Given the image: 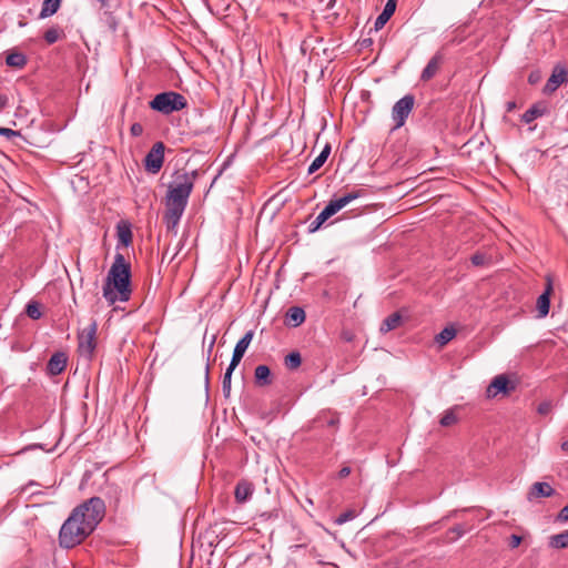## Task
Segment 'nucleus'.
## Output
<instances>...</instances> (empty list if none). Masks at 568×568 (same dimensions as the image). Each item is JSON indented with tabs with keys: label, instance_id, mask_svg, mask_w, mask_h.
I'll use <instances>...</instances> for the list:
<instances>
[{
	"label": "nucleus",
	"instance_id": "nucleus-1",
	"mask_svg": "<svg viewBox=\"0 0 568 568\" xmlns=\"http://www.w3.org/2000/svg\"><path fill=\"white\" fill-rule=\"evenodd\" d=\"M105 515V504L100 497H92L73 509L59 532L60 545L73 548L93 532Z\"/></svg>",
	"mask_w": 568,
	"mask_h": 568
},
{
	"label": "nucleus",
	"instance_id": "nucleus-2",
	"mask_svg": "<svg viewBox=\"0 0 568 568\" xmlns=\"http://www.w3.org/2000/svg\"><path fill=\"white\" fill-rule=\"evenodd\" d=\"M131 265L121 253H116L103 284V297L110 305L128 302L131 297Z\"/></svg>",
	"mask_w": 568,
	"mask_h": 568
},
{
	"label": "nucleus",
	"instance_id": "nucleus-3",
	"mask_svg": "<svg viewBox=\"0 0 568 568\" xmlns=\"http://www.w3.org/2000/svg\"><path fill=\"white\" fill-rule=\"evenodd\" d=\"M194 178L189 173L179 174L169 186L166 204L186 207L187 200L193 190Z\"/></svg>",
	"mask_w": 568,
	"mask_h": 568
},
{
	"label": "nucleus",
	"instance_id": "nucleus-4",
	"mask_svg": "<svg viewBox=\"0 0 568 568\" xmlns=\"http://www.w3.org/2000/svg\"><path fill=\"white\" fill-rule=\"evenodd\" d=\"M187 104L186 99L174 91H168L156 94L150 102V108L163 114H171L184 109Z\"/></svg>",
	"mask_w": 568,
	"mask_h": 568
},
{
	"label": "nucleus",
	"instance_id": "nucleus-5",
	"mask_svg": "<svg viewBox=\"0 0 568 568\" xmlns=\"http://www.w3.org/2000/svg\"><path fill=\"white\" fill-rule=\"evenodd\" d=\"M98 323L92 321L78 334V352L81 357L92 359L97 348Z\"/></svg>",
	"mask_w": 568,
	"mask_h": 568
},
{
	"label": "nucleus",
	"instance_id": "nucleus-6",
	"mask_svg": "<svg viewBox=\"0 0 568 568\" xmlns=\"http://www.w3.org/2000/svg\"><path fill=\"white\" fill-rule=\"evenodd\" d=\"M415 99L407 94L399 99L392 109V119L395 122L394 129L402 128L414 108Z\"/></svg>",
	"mask_w": 568,
	"mask_h": 568
},
{
	"label": "nucleus",
	"instance_id": "nucleus-7",
	"mask_svg": "<svg viewBox=\"0 0 568 568\" xmlns=\"http://www.w3.org/2000/svg\"><path fill=\"white\" fill-rule=\"evenodd\" d=\"M164 143L156 142L152 145L144 159L145 170L152 174L160 172L164 162Z\"/></svg>",
	"mask_w": 568,
	"mask_h": 568
},
{
	"label": "nucleus",
	"instance_id": "nucleus-8",
	"mask_svg": "<svg viewBox=\"0 0 568 568\" xmlns=\"http://www.w3.org/2000/svg\"><path fill=\"white\" fill-rule=\"evenodd\" d=\"M444 61V54L442 51L436 52L432 59L428 61L427 65L423 69L420 73V81L428 82L430 81L439 71Z\"/></svg>",
	"mask_w": 568,
	"mask_h": 568
},
{
	"label": "nucleus",
	"instance_id": "nucleus-9",
	"mask_svg": "<svg viewBox=\"0 0 568 568\" xmlns=\"http://www.w3.org/2000/svg\"><path fill=\"white\" fill-rule=\"evenodd\" d=\"M253 336H254V332L253 331H248L236 343V345L234 347V351H233V355H232V359H231L230 364H233L235 366H237L240 364V362L242 361L246 349L248 348V346H250V344H251V342L253 339Z\"/></svg>",
	"mask_w": 568,
	"mask_h": 568
},
{
	"label": "nucleus",
	"instance_id": "nucleus-10",
	"mask_svg": "<svg viewBox=\"0 0 568 568\" xmlns=\"http://www.w3.org/2000/svg\"><path fill=\"white\" fill-rule=\"evenodd\" d=\"M567 71L564 68H555L550 78L547 80L544 92L552 93L555 92L562 83L567 81Z\"/></svg>",
	"mask_w": 568,
	"mask_h": 568
},
{
	"label": "nucleus",
	"instance_id": "nucleus-11",
	"mask_svg": "<svg viewBox=\"0 0 568 568\" xmlns=\"http://www.w3.org/2000/svg\"><path fill=\"white\" fill-rule=\"evenodd\" d=\"M363 194V190H354L345 193L343 196L338 199L331 200L328 204L329 206H333V212L337 213L339 210L348 205L352 201L361 197Z\"/></svg>",
	"mask_w": 568,
	"mask_h": 568
},
{
	"label": "nucleus",
	"instance_id": "nucleus-12",
	"mask_svg": "<svg viewBox=\"0 0 568 568\" xmlns=\"http://www.w3.org/2000/svg\"><path fill=\"white\" fill-rule=\"evenodd\" d=\"M67 361L68 359L64 353H54L48 362V373L53 376L61 374L67 366Z\"/></svg>",
	"mask_w": 568,
	"mask_h": 568
},
{
	"label": "nucleus",
	"instance_id": "nucleus-13",
	"mask_svg": "<svg viewBox=\"0 0 568 568\" xmlns=\"http://www.w3.org/2000/svg\"><path fill=\"white\" fill-rule=\"evenodd\" d=\"M508 383L509 381L505 375L496 376L487 388V395L495 397L499 393L507 394L509 392Z\"/></svg>",
	"mask_w": 568,
	"mask_h": 568
},
{
	"label": "nucleus",
	"instance_id": "nucleus-14",
	"mask_svg": "<svg viewBox=\"0 0 568 568\" xmlns=\"http://www.w3.org/2000/svg\"><path fill=\"white\" fill-rule=\"evenodd\" d=\"M184 210L185 207L182 206L166 204L164 220L166 222L168 229H174L179 224Z\"/></svg>",
	"mask_w": 568,
	"mask_h": 568
},
{
	"label": "nucleus",
	"instance_id": "nucleus-15",
	"mask_svg": "<svg viewBox=\"0 0 568 568\" xmlns=\"http://www.w3.org/2000/svg\"><path fill=\"white\" fill-rule=\"evenodd\" d=\"M551 291H552L551 282L548 281L545 292L537 300V311H538L539 317H545L549 313Z\"/></svg>",
	"mask_w": 568,
	"mask_h": 568
},
{
	"label": "nucleus",
	"instance_id": "nucleus-16",
	"mask_svg": "<svg viewBox=\"0 0 568 568\" xmlns=\"http://www.w3.org/2000/svg\"><path fill=\"white\" fill-rule=\"evenodd\" d=\"M396 9V1L395 0H388L382 11V13L376 18L374 27L375 30L382 29L386 22L390 19V17L394 14Z\"/></svg>",
	"mask_w": 568,
	"mask_h": 568
},
{
	"label": "nucleus",
	"instance_id": "nucleus-17",
	"mask_svg": "<svg viewBox=\"0 0 568 568\" xmlns=\"http://www.w3.org/2000/svg\"><path fill=\"white\" fill-rule=\"evenodd\" d=\"M252 495H253L252 484H250L248 481H245V480L237 483V485L235 487V491H234V496H235V499L237 503L242 504V503L247 501Z\"/></svg>",
	"mask_w": 568,
	"mask_h": 568
},
{
	"label": "nucleus",
	"instance_id": "nucleus-18",
	"mask_svg": "<svg viewBox=\"0 0 568 568\" xmlns=\"http://www.w3.org/2000/svg\"><path fill=\"white\" fill-rule=\"evenodd\" d=\"M305 321V312L302 307L292 306L286 312V324L297 327Z\"/></svg>",
	"mask_w": 568,
	"mask_h": 568
},
{
	"label": "nucleus",
	"instance_id": "nucleus-19",
	"mask_svg": "<svg viewBox=\"0 0 568 568\" xmlns=\"http://www.w3.org/2000/svg\"><path fill=\"white\" fill-rule=\"evenodd\" d=\"M27 57L19 51L11 50L7 52L6 63L8 67L22 69L27 64Z\"/></svg>",
	"mask_w": 568,
	"mask_h": 568
},
{
	"label": "nucleus",
	"instance_id": "nucleus-20",
	"mask_svg": "<svg viewBox=\"0 0 568 568\" xmlns=\"http://www.w3.org/2000/svg\"><path fill=\"white\" fill-rule=\"evenodd\" d=\"M555 490L548 483H535L529 493V499L539 497H550Z\"/></svg>",
	"mask_w": 568,
	"mask_h": 568
},
{
	"label": "nucleus",
	"instance_id": "nucleus-21",
	"mask_svg": "<svg viewBox=\"0 0 568 568\" xmlns=\"http://www.w3.org/2000/svg\"><path fill=\"white\" fill-rule=\"evenodd\" d=\"M255 383L258 386H266L272 383L271 369L266 365H258L254 371Z\"/></svg>",
	"mask_w": 568,
	"mask_h": 568
},
{
	"label": "nucleus",
	"instance_id": "nucleus-22",
	"mask_svg": "<svg viewBox=\"0 0 568 568\" xmlns=\"http://www.w3.org/2000/svg\"><path fill=\"white\" fill-rule=\"evenodd\" d=\"M336 214L333 212V206L327 204L323 211L316 216V219L310 224V232H316L323 225L325 221H327L331 216Z\"/></svg>",
	"mask_w": 568,
	"mask_h": 568
},
{
	"label": "nucleus",
	"instance_id": "nucleus-23",
	"mask_svg": "<svg viewBox=\"0 0 568 568\" xmlns=\"http://www.w3.org/2000/svg\"><path fill=\"white\" fill-rule=\"evenodd\" d=\"M331 153V145L326 144L322 152L314 159V161L308 166V174L315 173L317 170H320L324 163L326 162L328 155Z\"/></svg>",
	"mask_w": 568,
	"mask_h": 568
},
{
	"label": "nucleus",
	"instance_id": "nucleus-24",
	"mask_svg": "<svg viewBox=\"0 0 568 568\" xmlns=\"http://www.w3.org/2000/svg\"><path fill=\"white\" fill-rule=\"evenodd\" d=\"M400 323L402 316L399 315V313H393L383 321L379 329L382 333H388L397 328L400 325Z\"/></svg>",
	"mask_w": 568,
	"mask_h": 568
},
{
	"label": "nucleus",
	"instance_id": "nucleus-25",
	"mask_svg": "<svg viewBox=\"0 0 568 568\" xmlns=\"http://www.w3.org/2000/svg\"><path fill=\"white\" fill-rule=\"evenodd\" d=\"M546 106L542 104H535L531 108H529L524 114H523V121L525 123H531L537 118L541 116L546 112Z\"/></svg>",
	"mask_w": 568,
	"mask_h": 568
},
{
	"label": "nucleus",
	"instance_id": "nucleus-26",
	"mask_svg": "<svg viewBox=\"0 0 568 568\" xmlns=\"http://www.w3.org/2000/svg\"><path fill=\"white\" fill-rule=\"evenodd\" d=\"M116 231L119 244H122L123 246H129L132 242V231L130 226L120 223L116 226Z\"/></svg>",
	"mask_w": 568,
	"mask_h": 568
},
{
	"label": "nucleus",
	"instance_id": "nucleus-27",
	"mask_svg": "<svg viewBox=\"0 0 568 568\" xmlns=\"http://www.w3.org/2000/svg\"><path fill=\"white\" fill-rule=\"evenodd\" d=\"M549 546L556 549L568 548V529L560 534L552 535L549 538Z\"/></svg>",
	"mask_w": 568,
	"mask_h": 568
},
{
	"label": "nucleus",
	"instance_id": "nucleus-28",
	"mask_svg": "<svg viewBox=\"0 0 568 568\" xmlns=\"http://www.w3.org/2000/svg\"><path fill=\"white\" fill-rule=\"evenodd\" d=\"M60 4L61 0H44L41 8L40 18H47L54 14L59 10Z\"/></svg>",
	"mask_w": 568,
	"mask_h": 568
},
{
	"label": "nucleus",
	"instance_id": "nucleus-29",
	"mask_svg": "<svg viewBox=\"0 0 568 568\" xmlns=\"http://www.w3.org/2000/svg\"><path fill=\"white\" fill-rule=\"evenodd\" d=\"M456 336V329L454 327H445L439 334L436 335L435 341L439 346H444L449 343Z\"/></svg>",
	"mask_w": 568,
	"mask_h": 568
},
{
	"label": "nucleus",
	"instance_id": "nucleus-30",
	"mask_svg": "<svg viewBox=\"0 0 568 568\" xmlns=\"http://www.w3.org/2000/svg\"><path fill=\"white\" fill-rule=\"evenodd\" d=\"M284 364L287 369H297L302 364V356L298 352H291L285 356Z\"/></svg>",
	"mask_w": 568,
	"mask_h": 568
},
{
	"label": "nucleus",
	"instance_id": "nucleus-31",
	"mask_svg": "<svg viewBox=\"0 0 568 568\" xmlns=\"http://www.w3.org/2000/svg\"><path fill=\"white\" fill-rule=\"evenodd\" d=\"M237 366L230 364L229 367L226 368L224 376H223L222 388H223V393L225 396L230 395L232 373L234 372V369Z\"/></svg>",
	"mask_w": 568,
	"mask_h": 568
},
{
	"label": "nucleus",
	"instance_id": "nucleus-32",
	"mask_svg": "<svg viewBox=\"0 0 568 568\" xmlns=\"http://www.w3.org/2000/svg\"><path fill=\"white\" fill-rule=\"evenodd\" d=\"M26 314L32 320H39L42 316L39 303L29 302L26 307Z\"/></svg>",
	"mask_w": 568,
	"mask_h": 568
},
{
	"label": "nucleus",
	"instance_id": "nucleus-33",
	"mask_svg": "<svg viewBox=\"0 0 568 568\" xmlns=\"http://www.w3.org/2000/svg\"><path fill=\"white\" fill-rule=\"evenodd\" d=\"M457 420H458V418H457V416H456V414H455L454 409H448V410H446V412L443 414V416H442V418H440V420H439V424H440L442 426H444V427H449V426H452V425L456 424V423H457Z\"/></svg>",
	"mask_w": 568,
	"mask_h": 568
},
{
	"label": "nucleus",
	"instance_id": "nucleus-34",
	"mask_svg": "<svg viewBox=\"0 0 568 568\" xmlns=\"http://www.w3.org/2000/svg\"><path fill=\"white\" fill-rule=\"evenodd\" d=\"M60 30L57 29V28H50L48 29L45 32H44V40L49 43V44H52L54 42H57L60 38Z\"/></svg>",
	"mask_w": 568,
	"mask_h": 568
},
{
	"label": "nucleus",
	"instance_id": "nucleus-35",
	"mask_svg": "<svg viewBox=\"0 0 568 568\" xmlns=\"http://www.w3.org/2000/svg\"><path fill=\"white\" fill-rule=\"evenodd\" d=\"M467 529L468 528L464 527L463 525L454 526L447 532L448 535L454 534V537H450L449 540L454 541V540L460 538L467 531Z\"/></svg>",
	"mask_w": 568,
	"mask_h": 568
},
{
	"label": "nucleus",
	"instance_id": "nucleus-36",
	"mask_svg": "<svg viewBox=\"0 0 568 568\" xmlns=\"http://www.w3.org/2000/svg\"><path fill=\"white\" fill-rule=\"evenodd\" d=\"M355 517H356V513H355L354 510H347V511H345V513L341 514V515L336 518L335 523H336L337 525H343V524H345V523H347V521H349V520L354 519Z\"/></svg>",
	"mask_w": 568,
	"mask_h": 568
},
{
	"label": "nucleus",
	"instance_id": "nucleus-37",
	"mask_svg": "<svg viewBox=\"0 0 568 568\" xmlns=\"http://www.w3.org/2000/svg\"><path fill=\"white\" fill-rule=\"evenodd\" d=\"M552 409V404L551 402H542L538 405V408H537V412L540 414V415H547L551 412Z\"/></svg>",
	"mask_w": 568,
	"mask_h": 568
},
{
	"label": "nucleus",
	"instance_id": "nucleus-38",
	"mask_svg": "<svg viewBox=\"0 0 568 568\" xmlns=\"http://www.w3.org/2000/svg\"><path fill=\"white\" fill-rule=\"evenodd\" d=\"M470 260L475 266H481L486 263L487 258L486 255L483 253H475Z\"/></svg>",
	"mask_w": 568,
	"mask_h": 568
},
{
	"label": "nucleus",
	"instance_id": "nucleus-39",
	"mask_svg": "<svg viewBox=\"0 0 568 568\" xmlns=\"http://www.w3.org/2000/svg\"><path fill=\"white\" fill-rule=\"evenodd\" d=\"M130 133H131V135H132V136H135V138H138V136L142 135V133H143V126H142V124H141V123H138V122H136V123H133V124L131 125V128H130Z\"/></svg>",
	"mask_w": 568,
	"mask_h": 568
},
{
	"label": "nucleus",
	"instance_id": "nucleus-40",
	"mask_svg": "<svg viewBox=\"0 0 568 568\" xmlns=\"http://www.w3.org/2000/svg\"><path fill=\"white\" fill-rule=\"evenodd\" d=\"M19 133L12 129H9V128H0V135H3L6 138H12V136H16L18 135Z\"/></svg>",
	"mask_w": 568,
	"mask_h": 568
},
{
	"label": "nucleus",
	"instance_id": "nucleus-41",
	"mask_svg": "<svg viewBox=\"0 0 568 568\" xmlns=\"http://www.w3.org/2000/svg\"><path fill=\"white\" fill-rule=\"evenodd\" d=\"M521 542V537L518 535H511L509 538V547L517 548Z\"/></svg>",
	"mask_w": 568,
	"mask_h": 568
},
{
	"label": "nucleus",
	"instance_id": "nucleus-42",
	"mask_svg": "<svg viewBox=\"0 0 568 568\" xmlns=\"http://www.w3.org/2000/svg\"><path fill=\"white\" fill-rule=\"evenodd\" d=\"M558 519H559V520H561V521H567V520H568V505H567V506H565V507L559 511Z\"/></svg>",
	"mask_w": 568,
	"mask_h": 568
},
{
	"label": "nucleus",
	"instance_id": "nucleus-43",
	"mask_svg": "<svg viewBox=\"0 0 568 568\" xmlns=\"http://www.w3.org/2000/svg\"><path fill=\"white\" fill-rule=\"evenodd\" d=\"M351 468L348 466H344L341 468V470L338 471V477L339 478H345L347 477L349 474H351Z\"/></svg>",
	"mask_w": 568,
	"mask_h": 568
},
{
	"label": "nucleus",
	"instance_id": "nucleus-44",
	"mask_svg": "<svg viewBox=\"0 0 568 568\" xmlns=\"http://www.w3.org/2000/svg\"><path fill=\"white\" fill-rule=\"evenodd\" d=\"M338 422H339L338 416L337 415H332L326 423H327L328 426L333 427L336 424H338Z\"/></svg>",
	"mask_w": 568,
	"mask_h": 568
},
{
	"label": "nucleus",
	"instance_id": "nucleus-45",
	"mask_svg": "<svg viewBox=\"0 0 568 568\" xmlns=\"http://www.w3.org/2000/svg\"><path fill=\"white\" fill-rule=\"evenodd\" d=\"M209 383H210V364L206 363V366H205V386H206V388L209 387Z\"/></svg>",
	"mask_w": 568,
	"mask_h": 568
},
{
	"label": "nucleus",
	"instance_id": "nucleus-46",
	"mask_svg": "<svg viewBox=\"0 0 568 568\" xmlns=\"http://www.w3.org/2000/svg\"><path fill=\"white\" fill-rule=\"evenodd\" d=\"M8 104V98L3 94H0V110L4 109Z\"/></svg>",
	"mask_w": 568,
	"mask_h": 568
},
{
	"label": "nucleus",
	"instance_id": "nucleus-47",
	"mask_svg": "<svg viewBox=\"0 0 568 568\" xmlns=\"http://www.w3.org/2000/svg\"><path fill=\"white\" fill-rule=\"evenodd\" d=\"M506 109L508 112L513 111L514 109H516V102H514V101L507 102Z\"/></svg>",
	"mask_w": 568,
	"mask_h": 568
},
{
	"label": "nucleus",
	"instance_id": "nucleus-48",
	"mask_svg": "<svg viewBox=\"0 0 568 568\" xmlns=\"http://www.w3.org/2000/svg\"><path fill=\"white\" fill-rule=\"evenodd\" d=\"M561 449L568 452V438L561 443Z\"/></svg>",
	"mask_w": 568,
	"mask_h": 568
},
{
	"label": "nucleus",
	"instance_id": "nucleus-49",
	"mask_svg": "<svg viewBox=\"0 0 568 568\" xmlns=\"http://www.w3.org/2000/svg\"><path fill=\"white\" fill-rule=\"evenodd\" d=\"M529 82L530 83H535L536 82V79H535L534 74L529 75Z\"/></svg>",
	"mask_w": 568,
	"mask_h": 568
},
{
	"label": "nucleus",
	"instance_id": "nucleus-50",
	"mask_svg": "<svg viewBox=\"0 0 568 568\" xmlns=\"http://www.w3.org/2000/svg\"><path fill=\"white\" fill-rule=\"evenodd\" d=\"M214 342H215V338L212 339L211 344H210V348L209 351H211L213 348V345H214Z\"/></svg>",
	"mask_w": 568,
	"mask_h": 568
},
{
	"label": "nucleus",
	"instance_id": "nucleus-51",
	"mask_svg": "<svg viewBox=\"0 0 568 568\" xmlns=\"http://www.w3.org/2000/svg\"><path fill=\"white\" fill-rule=\"evenodd\" d=\"M102 6L106 3V0H98Z\"/></svg>",
	"mask_w": 568,
	"mask_h": 568
}]
</instances>
